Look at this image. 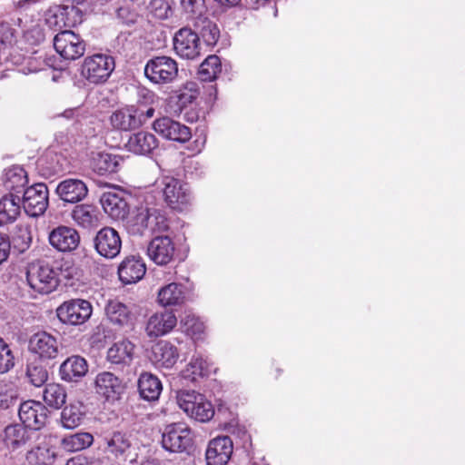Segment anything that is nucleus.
Here are the masks:
<instances>
[{
  "label": "nucleus",
  "mask_w": 465,
  "mask_h": 465,
  "mask_svg": "<svg viewBox=\"0 0 465 465\" xmlns=\"http://www.w3.org/2000/svg\"><path fill=\"white\" fill-rule=\"evenodd\" d=\"M176 398L180 408L197 421L206 422L214 415L212 403L203 394L183 390L177 392Z\"/></svg>",
  "instance_id": "nucleus-1"
},
{
  "label": "nucleus",
  "mask_w": 465,
  "mask_h": 465,
  "mask_svg": "<svg viewBox=\"0 0 465 465\" xmlns=\"http://www.w3.org/2000/svg\"><path fill=\"white\" fill-rule=\"evenodd\" d=\"M26 281L29 286L39 293H50L59 284L57 272L47 262H35L28 265Z\"/></svg>",
  "instance_id": "nucleus-2"
},
{
  "label": "nucleus",
  "mask_w": 465,
  "mask_h": 465,
  "mask_svg": "<svg viewBox=\"0 0 465 465\" xmlns=\"http://www.w3.org/2000/svg\"><path fill=\"white\" fill-rule=\"evenodd\" d=\"M115 68L114 56L95 54L87 56L82 64V75L91 84H99L107 81Z\"/></svg>",
  "instance_id": "nucleus-3"
},
{
  "label": "nucleus",
  "mask_w": 465,
  "mask_h": 465,
  "mask_svg": "<svg viewBox=\"0 0 465 465\" xmlns=\"http://www.w3.org/2000/svg\"><path fill=\"white\" fill-rule=\"evenodd\" d=\"M144 75L156 84H170L178 75V64L170 56H154L146 62Z\"/></svg>",
  "instance_id": "nucleus-4"
},
{
  "label": "nucleus",
  "mask_w": 465,
  "mask_h": 465,
  "mask_svg": "<svg viewBox=\"0 0 465 465\" xmlns=\"http://www.w3.org/2000/svg\"><path fill=\"white\" fill-rule=\"evenodd\" d=\"M161 184L164 202L171 209L183 211L190 203L192 195L187 183L173 176H163Z\"/></svg>",
  "instance_id": "nucleus-5"
},
{
  "label": "nucleus",
  "mask_w": 465,
  "mask_h": 465,
  "mask_svg": "<svg viewBox=\"0 0 465 465\" xmlns=\"http://www.w3.org/2000/svg\"><path fill=\"white\" fill-rule=\"evenodd\" d=\"M55 51L64 60L74 61L86 51L85 41L72 30H63L53 38Z\"/></svg>",
  "instance_id": "nucleus-6"
},
{
  "label": "nucleus",
  "mask_w": 465,
  "mask_h": 465,
  "mask_svg": "<svg viewBox=\"0 0 465 465\" xmlns=\"http://www.w3.org/2000/svg\"><path fill=\"white\" fill-rule=\"evenodd\" d=\"M163 448L170 452H183L193 445L191 430L183 423H172L162 435Z\"/></svg>",
  "instance_id": "nucleus-7"
},
{
  "label": "nucleus",
  "mask_w": 465,
  "mask_h": 465,
  "mask_svg": "<svg viewBox=\"0 0 465 465\" xmlns=\"http://www.w3.org/2000/svg\"><path fill=\"white\" fill-rule=\"evenodd\" d=\"M173 44L175 54L183 59L194 60L201 54L200 37L195 31L188 26L182 27L175 32Z\"/></svg>",
  "instance_id": "nucleus-8"
},
{
  "label": "nucleus",
  "mask_w": 465,
  "mask_h": 465,
  "mask_svg": "<svg viewBox=\"0 0 465 465\" xmlns=\"http://www.w3.org/2000/svg\"><path fill=\"white\" fill-rule=\"evenodd\" d=\"M22 204L25 212L31 217L45 213L48 207V188L45 183H38L24 190Z\"/></svg>",
  "instance_id": "nucleus-9"
},
{
  "label": "nucleus",
  "mask_w": 465,
  "mask_h": 465,
  "mask_svg": "<svg viewBox=\"0 0 465 465\" xmlns=\"http://www.w3.org/2000/svg\"><path fill=\"white\" fill-rule=\"evenodd\" d=\"M58 319L67 324L78 325L87 321L92 314V305L86 300H71L56 310Z\"/></svg>",
  "instance_id": "nucleus-10"
},
{
  "label": "nucleus",
  "mask_w": 465,
  "mask_h": 465,
  "mask_svg": "<svg viewBox=\"0 0 465 465\" xmlns=\"http://www.w3.org/2000/svg\"><path fill=\"white\" fill-rule=\"evenodd\" d=\"M93 243L96 252L105 259L115 258L122 249L119 232L109 226H105L96 232Z\"/></svg>",
  "instance_id": "nucleus-11"
},
{
  "label": "nucleus",
  "mask_w": 465,
  "mask_h": 465,
  "mask_svg": "<svg viewBox=\"0 0 465 465\" xmlns=\"http://www.w3.org/2000/svg\"><path fill=\"white\" fill-rule=\"evenodd\" d=\"M49 411L40 401H26L20 404L19 419L28 429L38 430L43 428L48 419Z\"/></svg>",
  "instance_id": "nucleus-12"
},
{
  "label": "nucleus",
  "mask_w": 465,
  "mask_h": 465,
  "mask_svg": "<svg viewBox=\"0 0 465 465\" xmlns=\"http://www.w3.org/2000/svg\"><path fill=\"white\" fill-rule=\"evenodd\" d=\"M80 234L73 227L59 225L53 229L48 235L50 245L60 252H71L80 244Z\"/></svg>",
  "instance_id": "nucleus-13"
},
{
  "label": "nucleus",
  "mask_w": 465,
  "mask_h": 465,
  "mask_svg": "<svg viewBox=\"0 0 465 465\" xmlns=\"http://www.w3.org/2000/svg\"><path fill=\"white\" fill-rule=\"evenodd\" d=\"M232 450V440L229 436H219L211 440L205 451L207 465H226Z\"/></svg>",
  "instance_id": "nucleus-14"
},
{
  "label": "nucleus",
  "mask_w": 465,
  "mask_h": 465,
  "mask_svg": "<svg viewBox=\"0 0 465 465\" xmlns=\"http://www.w3.org/2000/svg\"><path fill=\"white\" fill-rule=\"evenodd\" d=\"M153 127L163 138L175 142L185 143L192 137L189 127L167 116L156 119Z\"/></svg>",
  "instance_id": "nucleus-15"
},
{
  "label": "nucleus",
  "mask_w": 465,
  "mask_h": 465,
  "mask_svg": "<svg viewBox=\"0 0 465 465\" xmlns=\"http://www.w3.org/2000/svg\"><path fill=\"white\" fill-rule=\"evenodd\" d=\"M175 245L169 236H156L148 244L147 254L157 265H167L173 261Z\"/></svg>",
  "instance_id": "nucleus-16"
},
{
  "label": "nucleus",
  "mask_w": 465,
  "mask_h": 465,
  "mask_svg": "<svg viewBox=\"0 0 465 465\" xmlns=\"http://www.w3.org/2000/svg\"><path fill=\"white\" fill-rule=\"evenodd\" d=\"M96 393L108 401H115L120 399L124 391L122 380L109 371L97 374L95 378Z\"/></svg>",
  "instance_id": "nucleus-17"
},
{
  "label": "nucleus",
  "mask_w": 465,
  "mask_h": 465,
  "mask_svg": "<svg viewBox=\"0 0 465 465\" xmlns=\"http://www.w3.org/2000/svg\"><path fill=\"white\" fill-rule=\"evenodd\" d=\"M143 108L129 106L115 111L111 115L112 125L122 131H130L142 126Z\"/></svg>",
  "instance_id": "nucleus-18"
},
{
  "label": "nucleus",
  "mask_w": 465,
  "mask_h": 465,
  "mask_svg": "<svg viewBox=\"0 0 465 465\" xmlns=\"http://www.w3.org/2000/svg\"><path fill=\"white\" fill-rule=\"evenodd\" d=\"M116 335L114 331L104 324L96 326L90 337V343L92 348L101 349L109 347V349H128L129 346L134 347L130 341L123 339L122 341H115Z\"/></svg>",
  "instance_id": "nucleus-19"
},
{
  "label": "nucleus",
  "mask_w": 465,
  "mask_h": 465,
  "mask_svg": "<svg viewBox=\"0 0 465 465\" xmlns=\"http://www.w3.org/2000/svg\"><path fill=\"white\" fill-rule=\"evenodd\" d=\"M55 193L64 202L75 203L86 197L88 188L82 180L68 178L58 183Z\"/></svg>",
  "instance_id": "nucleus-20"
},
{
  "label": "nucleus",
  "mask_w": 465,
  "mask_h": 465,
  "mask_svg": "<svg viewBox=\"0 0 465 465\" xmlns=\"http://www.w3.org/2000/svg\"><path fill=\"white\" fill-rule=\"evenodd\" d=\"M146 272L145 263L140 257L128 256L118 267V275L124 284H132L139 282Z\"/></svg>",
  "instance_id": "nucleus-21"
},
{
  "label": "nucleus",
  "mask_w": 465,
  "mask_h": 465,
  "mask_svg": "<svg viewBox=\"0 0 465 465\" xmlns=\"http://www.w3.org/2000/svg\"><path fill=\"white\" fill-rule=\"evenodd\" d=\"M104 452L115 459L125 460L131 449V441L125 433L114 431L104 436Z\"/></svg>",
  "instance_id": "nucleus-22"
},
{
  "label": "nucleus",
  "mask_w": 465,
  "mask_h": 465,
  "mask_svg": "<svg viewBox=\"0 0 465 465\" xmlns=\"http://www.w3.org/2000/svg\"><path fill=\"white\" fill-rule=\"evenodd\" d=\"M104 211L114 220H123L129 213V204L120 193L106 192L100 199Z\"/></svg>",
  "instance_id": "nucleus-23"
},
{
  "label": "nucleus",
  "mask_w": 465,
  "mask_h": 465,
  "mask_svg": "<svg viewBox=\"0 0 465 465\" xmlns=\"http://www.w3.org/2000/svg\"><path fill=\"white\" fill-rule=\"evenodd\" d=\"M158 147V140L149 133L141 131L132 134L126 143V148L138 155H148Z\"/></svg>",
  "instance_id": "nucleus-24"
},
{
  "label": "nucleus",
  "mask_w": 465,
  "mask_h": 465,
  "mask_svg": "<svg viewBox=\"0 0 465 465\" xmlns=\"http://www.w3.org/2000/svg\"><path fill=\"white\" fill-rule=\"evenodd\" d=\"M88 371L85 359L80 356H72L65 360L60 366L61 379L68 382H76Z\"/></svg>",
  "instance_id": "nucleus-25"
},
{
  "label": "nucleus",
  "mask_w": 465,
  "mask_h": 465,
  "mask_svg": "<svg viewBox=\"0 0 465 465\" xmlns=\"http://www.w3.org/2000/svg\"><path fill=\"white\" fill-rule=\"evenodd\" d=\"M177 319L173 312H156L147 322L146 331L149 336H161L169 332L176 325Z\"/></svg>",
  "instance_id": "nucleus-26"
},
{
  "label": "nucleus",
  "mask_w": 465,
  "mask_h": 465,
  "mask_svg": "<svg viewBox=\"0 0 465 465\" xmlns=\"http://www.w3.org/2000/svg\"><path fill=\"white\" fill-rule=\"evenodd\" d=\"M137 388L140 397L147 401H157L163 391V385L159 378L150 372L140 374Z\"/></svg>",
  "instance_id": "nucleus-27"
},
{
  "label": "nucleus",
  "mask_w": 465,
  "mask_h": 465,
  "mask_svg": "<svg viewBox=\"0 0 465 465\" xmlns=\"http://www.w3.org/2000/svg\"><path fill=\"white\" fill-rule=\"evenodd\" d=\"M32 355L28 359L26 368V378L35 387L45 385L48 380V371L44 364L43 356L38 354V351H31Z\"/></svg>",
  "instance_id": "nucleus-28"
},
{
  "label": "nucleus",
  "mask_w": 465,
  "mask_h": 465,
  "mask_svg": "<svg viewBox=\"0 0 465 465\" xmlns=\"http://www.w3.org/2000/svg\"><path fill=\"white\" fill-rule=\"evenodd\" d=\"M99 214L97 207L93 204H77L72 211L74 223L84 229L97 227Z\"/></svg>",
  "instance_id": "nucleus-29"
},
{
  "label": "nucleus",
  "mask_w": 465,
  "mask_h": 465,
  "mask_svg": "<svg viewBox=\"0 0 465 465\" xmlns=\"http://www.w3.org/2000/svg\"><path fill=\"white\" fill-rule=\"evenodd\" d=\"M21 198L14 193L0 199V226L11 223L20 214Z\"/></svg>",
  "instance_id": "nucleus-30"
},
{
  "label": "nucleus",
  "mask_w": 465,
  "mask_h": 465,
  "mask_svg": "<svg viewBox=\"0 0 465 465\" xmlns=\"http://www.w3.org/2000/svg\"><path fill=\"white\" fill-rule=\"evenodd\" d=\"M184 286L172 282L158 291L157 300L163 307L182 305L185 301Z\"/></svg>",
  "instance_id": "nucleus-31"
},
{
  "label": "nucleus",
  "mask_w": 465,
  "mask_h": 465,
  "mask_svg": "<svg viewBox=\"0 0 465 465\" xmlns=\"http://www.w3.org/2000/svg\"><path fill=\"white\" fill-rule=\"evenodd\" d=\"M85 416V407L82 402H72L61 411L60 421L64 429L73 430L80 426Z\"/></svg>",
  "instance_id": "nucleus-32"
},
{
  "label": "nucleus",
  "mask_w": 465,
  "mask_h": 465,
  "mask_svg": "<svg viewBox=\"0 0 465 465\" xmlns=\"http://www.w3.org/2000/svg\"><path fill=\"white\" fill-rule=\"evenodd\" d=\"M213 371V364L200 354H194L186 368L181 371L182 377L195 381L199 377L208 376Z\"/></svg>",
  "instance_id": "nucleus-33"
},
{
  "label": "nucleus",
  "mask_w": 465,
  "mask_h": 465,
  "mask_svg": "<svg viewBox=\"0 0 465 465\" xmlns=\"http://www.w3.org/2000/svg\"><path fill=\"white\" fill-rule=\"evenodd\" d=\"M123 159L115 154L99 153L93 158L92 167L99 175L117 173Z\"/></svg>",
  "instance_id": "nucleus-34"
},
{
  "label": "nucleus",
  "mask_w": 465,
  "mask_h": 465,
  "mask_svg": "<svg viewBox=\"0 0 465 465\" xmlns=\"http://www.w3.org/2000/svg\"><path fill=\"white\" fill-rule=\"evenodd\" d=\"M104 311L107 319L114 325L123 327L128 325L131 320V311L117 300L108 301Z\"/></svg>",
  "instance_id": "nucleus-35"
},
{
  "label": "nucleus",
  "mask_w": 465,
  "mask_h": 465,
  "mask_svg": "<svg viewBox=\"0 0 465 465\" xmlns=\"http://www.w3.org/2000/svg\"><path fill=\"white\" fill-rule=\"evenodd\" d=\"M146 235L165 232L169 230V222L162 211L146 207Z\"/></svg>",
  "instance_id": "nucleus-36"
},
{
  "label": "nucleus",
  "mask_w": 465,
  "mask_h": 465,
  "mask_svg": "<svg viewBox=\"0 0 465 465\" xmlns=\"http://www.w3.org/2000/svg\"><path fill=\"white\" fill-rule=\"evenodd\" d=\"M146 222H148L146 207L137 208L126 221L125 227L128 233L133 236H145Z\"/></svg>",
  "instance_id": "nucleus-37"
},
{
  "label": "nucleus",
  "mask_w": 465,
  "mask_h": 465,
  "mask_svg": "<svg viewBox=\"0 0 465 465\" xmlns=\"http://www.w3.org/2000/svg\"><path fill=\"white\" fill-rule=\"evenodd\" d=\"M18 398L16 379L0 381V409L6 410L14 405Z\"/></svg>",
  "instance_id": "nucleus-38"
},
{
  "label": "nucleus",
  "mask_w": 465,
  "mask_h": 465,
  "mask_svg": "<svg viewBox=\"0 0 465 465\" xmlns=\"http://www.w3.org/2000/svg\"><path fill=\"white\" fill-rule=\"evenodd\" d=\"M94 437L88 432H78L64 437L61 441L62 448L68 452H75L92 445Z\"/></svg>",
  "instance_id": "nucleus-39"
},
{
  "label": "nucleus",
  "mask_w": 465,
  "mask_h": 465,
  "mask_svg": "<svg viewBox=\"0 0 465 465\" xmlns=\"http://www.w3.org/2000/svg\"><path fill=\"white\" fill-rule=\"evenodd\" d=\"M66 391L65 389L57 383L46 384L44 391V401L45 402L54 409H60L66 401Z\"/></svg>",
  "instance_id": "nucleus-40"
},
{
  "label": "nucleus",
  "mask_w": 465,
  "mask_h": 465,
  "mask_svg": "<svg viewBox=\"0 0 465 465\" xmlns=\"http://www.w3.org/2000/svg\"><path fill=\"white\" fill-rule=\"evenodd\" d=\"M4 440L7 446L17 448L29 440L27 427L20 424L9 425L5 429Z\"/></svg>",
  "instance_id": "nucleus-41"
},
{
  "label": "nucleus",
  "mask_w": 465,
  "mask_h": 465,
  "mask_svg": "<svg viewBox=\"0 0 465 465\" xmlns=\"http://www.w3.org/2000/svg\"><path fill=\"white\" fill-rule=\"evenodd\" d=\"M222 71L221 60L217 55H209L200 65L199 78L203 82H211L216 79Z\"/></svg>",
  "instance_id": "nucleus-42"
},
{
  "label": "nucleus",
  "mask_w": 465,
  "mask_h": 465,
  "mask_svg": "<svg viewBox=\"0 0 465 465\" xmlns=\"http://www.w3.org/2000/svg\"><path fill=\"white\" fill-rule=\"evenodd\" d=\"M5 186L11 193H20L27 183V175L24 168L15 166L6 172Z\"/></svg>",
  "instance_id": "nucleus-43"
},
{
  "label": "nucleus",
  "mask_w": 465,
  "mask_h": 465,
  "mask_svg": "<svg viewBox=\"0 0 465 465\" xmlns=\"http://www.w3.org/2000/svg\"><path fill=\"white\" fill-rule=\"evenodd\" d=\"M26 459L32 465H51L55 460V453L48 447L38 446L27 453Z\"/></svg>",
  "instance_id": "nucleus-44"
},
{
  "label": "nucleus",
  "mask_w": 465,
  "mask_h": 465,
  "mask_svg": "<svg viewBox=\"0 0 465 465\" xmlns=\"http://www.w3.org/2000/svg\"><path fill=\"white\" fill-rule=\"evenodd\" d=\"M153 364L157 368H172L178 360L177 351H151L148 356Z\"/></svg>",
  "instance_id": "nucleus-45"
},
{
  "label": "nucleus",
  "mask_w": 465,
  "mask_h": 465,
  "mask_svg": "<svg viewBox=\"0 0 465 465\" xmlns=\"http://www.w3.org/2000/svg\"><path fill=\"white\" fill-rule=\"evenodd\" d=\"M181 327L192 339H199L204 331V324L193 314H186L181 319Z\"/></svg>",
  "instance_id": "nucleus-46"
},
{
  "label": "nucleus",
  "mask_w": 465,
  "mask_h": 465,
  "mask_svg": "<svg viewBox=\"0 0 465 465\" xmlns=\"http://www.w3.org/2000/svg\"><path fill=\"white\" fill-rule=\"evenodd\" d=\"M57 347L56 338L46 331L37 332L29 340V349H57Z\"/></svg>",
  "instance_id": "nucleus-47"
},
{
  "label": "nucleus",
  "mask_w": 465,
  "mask_h": 465,
  "mask_svg": "<svg viewBox=\"0 0 465 465\" xmlns=\"http://www.w3.org/2000/svg\"><path fill=\"white\" fill-rule=\"evenodd\" d=\"M200 92L196 83H186L183 89L179 91L178 103L184 107L192 104L199 95Z\"/></svg>",
  "instance_id": "nucleus-48"
},
{
  "label": "nucleus",
  "mask_w": 465,
  "mask_h": 465,
  "mask_svg": "<svg viewBox=\"0 0 465 465\" xmlns=\"http://www.w3.org/2000/svg\"><path fill=\"white\" fill-rule=\"evenodd\" d=\"M106 359L112 365L123 368L131 363L133 354L130 351H107Z\"/></svg>",
  "instance_id": "nucleus-49"
},
{
  "label": "nucleus",
  "mask_w": 465,
  "mask_h": 465,
  "mask_svg": "<svg viewBox=\"0 0 465 465\" xmlns=\"http://www.w3.org/2000/svg\"><path fill=\"white\" fill-rule=\"evenodd\" d=\"M13 246L19 252L26 251L32 242L31 232L28 229H19L13 237Z\"/></svg>",
  "instance_id": "nucleus-50"
},
{
  "label": "nucleus",
  "mask_w": 465,
  "mask_h": 465,
  "mask_svg": "<svg viewBox=\"0 0 465 465\" xmlns=\"http://www.w3.org/2000/svg\"><path fill=\"white\" fill-rule=\"evenodd\" d=\"M183 10L194 16H201L206 11L204 0H181Z\"/></svg>",
  "instance_id": "nucleus-51"
},
{
  "label": "nucleus",
  "mask_w": 465,
  "mask_h": 465,
  "mask_svg": "<svg viewBox=\"0 0 465 465\" xmlns=\"http://www.w3.org/2000/svg\"><path fill=\"white\" fill-rule=\"evenodd\" d=\"M202 37L207 45H216L220 37V30L216 24L208 22L202 29Z\"/></svg>",
  "instance_id": "nucleus-52"
},
{
  "label": "nucleus",
  "mask_w": 465,
  "mask_h": 465,
  "mask_svg": "<svg viewBox=\"0 0 465 465\" xmlns=\"http://www.w3.org/2000/svg\"><path fill=\"white\" fill-rule=\"evenodd\" d=\"M149 8L159 19H166L171 13V7L166 0H151Z\"/></svg>",
  "instance_id": "nucleus-53"
},
{
  "label": "nucleus",
  "mask_w": 465,
  "mask_h": 465,
  "mask_svg": "<svg viewBox=\"0 0 465 465\" xmlns=\"http://www.w3.org/2000/svg\"><path fill=\"white\" fill-rule=\"evenodd\" d=\"M12 351H0V372L8 371L15 365Z\"/></svg>",
  "instance_id": "nucleus-54"
},
{
  "label": "nucleus",
  "mask_w": 465,
  "mask_h": 465,
  "mask_svg": "<svg viewBox=\"0 0 465 465\" xmlns=\"http://www.w3.org/2000/svg\"><path fill=\"white\" fill-rule=\"evenodd\" d=\"M15 37V30L8 23H0V42L2 44H11Z\"/></svg>",
  "instance_id": "nucleus-55"
},
{
  "label": "nucleus",
  "mask_w": 465,
  "mask_h": 465,
  "mask_svg": "<svg viewBox=\"0 0 465 465\" xmlns=\"http://www.w3.org/2000/svg\"><path fill=\"white\" fill-rule=\"evenodd\" d=\"M11 250V242L7 234L0 233V264L8 258Z\"/></svg>",
  "instance_id": "nucleus-56"
},
{
  "label": "nucleus",
  "mask_w": 465,
  "mask_h": 465,
  "mask_svg": "<svg viewBox=\"0 0 465 465\" xmlns=\"http://www.w3.org/2000/svg\"><path fill=\"white\" fill-rule=\"evenodd\" d=\"M117 17L123 21V23L129 25L134 24L136 19V14L131 12L128 7H120L117 9Z\"/></svg>",
  "instance_id": "nucleus-57"
},
{
  "label": "nucleus",
  "mask_w": 465,
  "mask_h": 465,
  "mask_svg": "<svg viewBox=\"0 0 465 465\" xmlns=\"http://www.w3.org/2000/svg\"><path fill=\"white\" fill-rule=\"evenodd\" d=\"M27 35H28V39H30V38L35 39L33 44H40V43L44 42L45 39V35L44 33V30L40 27H34L33 29H31L28 32Z\"/></svg>",
  "instance_id": "nucleus-58"
},
{
  "label": "nucleus",
  "mask_w": 465,
  "mask_h": 465,
  "mask_svg": "<svg viewBox=\"0 0 465 465\" xmlns=\"http://www.w3.org/2000/svg\"><path fill=\"white\" fill-rule=\"evenodd\" d=\"M220 6L231 8L239 5L241 0H214Z\"/></svg>",
  "instance_id": "nucleus-59"
},
{
  "label": "nucleus",
  "mask_w": 465,
  "mask_h": 465,
  "mask_svg": "<svg viewBox=\"0 0 465 465\" xmlns=\"http://www.w3.org/2000/svg\"><path fill=\"white\" fill-rule=\"evenodd\" d=\"M66 465H86L85 458L78 455L69 459Z\"/></svg>",
  "instance_id": "nucleus-60"
},
{
  "label": "nucleus",
  "mask_w": 465,
  "mask_h": 465,
  "mask_svg": "<svg viewBox=\"0 0 465 465\" xmlns=\"http://www.w3.org/2000/svg\"><path fill=\"white\" fill-rule=\"evenodd\" d=\"M154 109L153 107H149L146 110L143 109V119H142V125L145 124L147 119L152 118L154 114Z\"/></svg>",
  "instance_id": "nucleus-61"
},
{
  "label": "nucleus",
  "mask_w": 465,
  "mask_h": 465,
  "mask_svg": "<svg viewBox=\"0 0 465 465\" xmlns=\"http://www.w3.org/2000/svg\"><path fill=\"white\" fill-rule=\"evenodd\" d=\"M141 465H162L161 462L156 459L146 460L141 463Z\"/></svg>",
  "instance_id": "nucleus-62"
},
{
  "label": "nucleus",
  "mask_w": 465,
  "mask_h": 465,
  "mask_svg": "<svg viewBox=\"0 0 465 465\" xmlns=\"http://www.w3.org/2000/svg\"><path fill=\"white\" fill-rule=\"evenodd\" d=\"M8 345L4 341V340L0 337V349H7Z\"/></svg>",
  "instance_id": "nucleus-63"
},
{
  "label": "nucleus",
  "mask_w": 465,
  "mask_h": 465,
  "mask_svg": "<svg viewBox=\"0 0 465 465\" xmlns=\"http://www.w3.org/2000/svg\"><path fill=\"white\" fill-rule=\"evenodd\" d=\"M143 96L152 99L153 97V94L150 91H146V94H144Z\"/></svg>",
  "instance_id": "nucleus-64"
}]
</instances>
